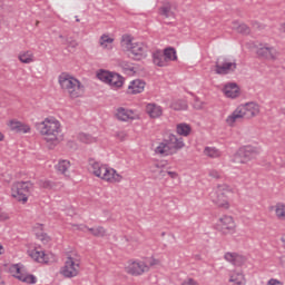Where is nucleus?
Returning <instances> with one entry per match:
<instances>
[{"mask_svg":"<svg viewBox=\"0 0 285 285\" xmlns=\"http://www.w3.org/2000/svg\"><path fill=\"white\" fill-rule=\"evenodd\" d=\"M36 129L49 144H57L61 135V122L55 117H47L43 121L36 122Z\"/></svg>","mask_w":285,"mask_h":285,"instance_id":"obj_1","label":"nucleus"},{"mask_svg":"<svg viewBox=\"0 0 285 285\" xmlns=\"http://www.w3.org/2000/svg\"><path fill=\"white\" fill-rule=\"evenodd\" d=\"M58 83L65 95H68L71 99H78V97L83 96V85L81 81H79V79L75 78L70 73H60L58 77Z\"/></svg>","mask_w":285,"mask_h":285,"instance_id":"obj_2","label":"nucleus"},{"mask_svg":"<svg viewBox=\"0 0 285 285\" xmlns=\"http://www.w3.org/2000/svg\"><path fill=\"white\" fill-rule=\"evenodd\" d=\"M120 46L126 52H129L136 61H141V59L148 57V46L144 42H132L130 35H124L121 37Z\"/></svg>","mask_w":285,"mask_h":285,"instance_id":"obj_3","label":"nucleus"},{"mask_svg":"<svg viewBox=\"0 0 285 285\" xmlns=\"http://www.w3.org/2000/svg\"><path fill=\"white\" fill-rule=\"evenodd\" d=\"M184 146H186L184 138L177 137L174 134H169L167 138L159 142L155 149V153L161 157H168L169 155L177 154V151L181 150Z\"/></svg>","mask_w":285,"mask_h":285,"instance_id":"obj_4","label":"nucleus"},{"mask_svg":"<svg viewBox=\"0 0 285 285\" xmlns=\"http://www.w3.org/2000/svg\"><path fill=\"white\" fill-rule=\"evenodd\" d=\"M81 271V258L79 256L68 255L63 266L60 268V275L67 279L77 277Z\"/></svg>","mask_w":285,"mask_h":285,"instance_id":"obj_5","label":"nucleus"},{"mask_svg":"<svg viewBox=\"0 0 285 285\" xmlns=\"http://www.w3.org/2000/svg\"><path fill=\"white\" fill-rule=\"evenodd\" d=\"M259 156V149L253 146L240 147L233 157L234 164H248L253 159H257Z\"/></svg>","mask_w":285,"mask_h":285,"instance_id":"obj_6","label":"nucleus"},{"mask_svg":"<svg viewBox=\"0 0 285 285\" xmlns=\"http://www.w3.org/2000/svg\"><path fill=\"white\" fill-rule=\"evenodd\" d=\"M30 190H32V183L18 181L14 183L11 187V196L17 199V202H22L26 204V202H28Z\"/></svg>","mask_w":285,"mask_h":285,"instance_id":"obj_7","label":"nucleus"},{"mask_svg":"<svg viewBox=\"0 0 285 285\" xmlns=\"http://www.w3.org/2000/svg\"><path fill=\"white\" fill-rule=\"evenodd\" d=\"M229 191L228 185H218L216 190L210 193L213 204L218 206V208H228V196L226 194Z\"/></svg>","mask_w":285,"mask_h":285,"instance_id":"obj_8","label":"nucleus"},{"mask_svg":"<svg viewBox=\"0 0 285 285\" xmlns=\"http://www.w3.org/2000/svg\"><path fill=\"white\" fill-rule=\"evenodd\" d=\"M148 271H150V265L139 259L130 261L126 266V273L134 277H139V275H144V273H148Z\"/></svg>","mask_w":285,"mask_h":285,"instance_id":"obj_9","label":"nucleus"},{"mask_svg":"<svg viewBox=\"0 0 285 285\" xmlns=\"http://www.w3.org/2000/svg\"><path fill=\"white\" fill-rule=\"evenodd\" d=\"M235 70H237V62H233L228 58H220L216 61V75H230V72H235Z\"/></svg>","mask_w":285,"mask_h":285,"instance_id":"obj_10","label":"nucleus"},{"mask_svg":"<svg viewBox=\"0 0 285 285\" xmlns=\"http://www.w3.org/2000/svg\"><path fill=\"white\" fill-rule=\"evenodd\" d=\"M99 179H102V181H107L108 184H121V181L124 180V176L117 173V169L105 165V168H102V174Z\"/></svg>","mask_w":285,"mask_h":285,"instance_id":"obj_11","label":"nucleus"},{"mask_svg":"<svg viewBox=\"0 0 285 285\" xmlns=\"http://www.w3.org/2000/svg\"><path fill=\"white\" fill-rule=\"evenodd\" d=\"M11 273H13V277L19 279V282H23L24 284H37V276L24 273L19 264L11 266Z\"/></svg>","mask_w":285,"mask_h":285,"instance_id":"obj_12","label":"nucleus"},{"mask_svg":"<svg viewBox=\"0 0 285 285\" xmlns=\"http://www.w3.org/2000/svg\"><path fill=\"white\" fill-rule=\"evenodd\" d=\"M218 230L223 233V235H230L235 233V220L232 216H223L219 218Z\"/></svg>","mask_w":285,"mask_h":285,"instance_id":"obj_13","label":"nucleus"},{"mask_svg":"<svg viewBox=\"0 0 285 285\" xmlns=\"http://www.w3.org/2000/svg\"><path fill=\"white\" fill-rule=\"evenodd\" d=\"M238 107L240 108L245 119H253V117H257L259 115V105L256 102H246Z\"/></svg>","mask_w":285,"mask_h":285,"instance_id":"obj_14","label":"nucleus"},{"mask_svg":"<svg viewBox=\"0 0 285 285\" xmlns=\"http://www.w3.org/2000/svg\"><path fill=\"white\" fill-rule=\"evenodd\" d=\"M8 126L11 132H17L19 135H28L31 130L28 124L21 122L17 119L9 120Z\"/></svg>","mask_w":285,"mask_h":285,"instance_id":"obj_15","label":"nucleus"},{"mask_svg":"<svg viewBox=\"0 0 285 285\" xmlns=\"http://www.w3.org/2000/svg\"><path fill=\"white\" fill-rule=\"evenodd\" d=\"M224 259L233 266H244L246 264V256L238 253L227 252L224 255Z\"/></svg>","mask_w":285,"mask_h":285,"instance_id":"obj_16","label":"nucleus"},{"mask_svg":"<svg viewBox=\"0 0 285 285\" xmlns=\"http://www.w3.org/2000/svg\"><path fill=\"white\" fill-rule=\"evenodd\" d=\"M258 57H263L264 59H277V49L275 47H271L268 45H261L257 49Z\"/></svg>","mask_w":285,"mask_h":285,"instance_id":"obj_17","label":"nucleus"},{"mask_svg":"<svg viewBox=\"0 0 285 285\" xmlns=\"http://www.w3.org/2000/svg\"><path fill=\"white\" fill-rule=\"evenodd\" d=\"M151 59L154 66H157L158 68H168V62L166 60V57L164 56V51L156 50L151 53Z\"/></svg>","mask_w":285,"mask_h":285,"instance_id":"obj_18","label":"nucleus"},{"mask_svg":"<svg viewBox=\"0 0 285 285\" xmlns=\"http://www.w3.org/2000/svg\"><path fill=\"white\" fill-rule=\"evenodd\" d=\"M242 119H245V117L240 107L238 106L229 116H227L225 121L227 126L234 128L235 124H237V121H242Z\"/></svg>","mask_w":285,"mask_h":285,"instance_id":"obj_19","label":"nucleus"},{"mask_svg":"<svg viewBox=\"0 0 285 285\" xmlns=\"http://www.w3.org/2000/svg\"><path fill=\"white\" fill-rule=\"evenodd\" d=\"M146 112L151 119H159L164 115V109L161 106L150 102L146 106Z\"/></svg>","mask_w":285,"mask_h":285,"instance_id":"obj_20","label":"nucleus"},{"mask_svg":"<svg viewBox=\"0 0 285 285\" xmlns=\"http://www.w3.org/2000/svg\"><path fill=\"white\" fill-rule=\"evenodd\" d=\"M223 92L225 97H228L229 99H237V97H239V87L235 82L227 83L223 88Z\"/></svg>","mask_w":285,"mask_h":285,"instance_id":"obj_21","label":"nucleus"},{"mask_svg":"<svg viewBox=\"0 0 285 285\" xmlns=\"http://www.w3.org/2000/svg\"><path fill=\"white\" fill-rule=\"evenodd\" d=\"M146 88V82L140 79H136L128 86L129 95H139Z\"/></svg>","mask_w":285,"mask_h":285,"instance_id":"obj_22","label":"nucleus"},{"mask_svg":"<svg viewBox=\"0 0 285 285\" xmlns=\"http://www.w3.org/2000/svg\"><path fill=\"white\" fill-rule=\"evenodd\" d=\"M116 117L119 119V121H130V119H135V112L130 109L119 107L117 109Z\"/></svg>","mask_w":285,"mask_h":285,"instance_id":"obj_23","label":"nucleus"},{"mask_svg":"<svg viewBox=\"0 0 285 285\" xmlns=\"http://www.w3.org/2000/svg\"><path fill=\"white\" fill-rule=\"evenodd\" d=\"M104 168H106V165L96 161L95 159L89 160V170L92 173V175H95V177L100 178L101 174L104 173Z\"/></svg>","mask_w":285,"mask_h":285,"instance_id":"obj_24","label":"nucleus"},{"mask_svg":"<svg viewBox=\"0 0 285 285\" xmlns=\"http://www.w3.org/2000/svg\"><path fill=\"white\" fill-rule=\"evenodd\" d=\"M229 282L233 285H246V276L243 272L234 271L229 274Z\"/></svg>","mask_w":285,"mask_h":285,"instance_id":"obj_25","label":"nucleus"},{"mask_svg":"<svg viewBox=\"0 0 285 285\" xmlns=\"http://www.w3.org/2000/svg\"><path fill=\"white\" fill-rule=\"evenodd\" d=\"M108 86H110V88H114L115 90H119V88L124 86V78L117 72H111Z\"/></svg>","mask_w":285,"mask_h":285,"instance_id":"obj_26","label":"nucleus"},{"mask_svg":"<svg viewBox=\"0 0 285 285\" xmlns=\"http://www.w3.org/2000/svg\"><path fill=\"white\" fill-rule=\"evenodd\" d=\"M158 13L160 17H165V19H170V17H175V12H173V4L169 1L163 2V6L159 8Z\"/></svg>","mask_w":285,"mask_h":285,"instance_id":"obj_27","label":"nucleus"},{"mask_svg":"<svg viewBox=\"0 0 285 285\" xmlns=\"http://www.w3.org/2000/svg\"><path fill=\"white\" fill-rule=\"evenodd\" d=\"M31 257L38 262L39 264H48L50 262V258L43 250L35 249L31 253Z\"/></svg>","mask_w":285,"mask_h":285,"instance_id":"obj_28","label":"nucleus"},{"mask_svg":"<svg viewBox=\"0 0 285 285\" xmlns=\"http://www.w3.org/2000/svg\"><path fill=\"white\" fill-rule=\"evenodd\" d=\"M167 65L170 66V61H177V50L173 47H167L163 50Z\"/></svg>","mask_w":285,"mask_h":285,"instance_id":"obj_29","label":"nucleus"},{"mask_svg":"<svg viewBox=\"0 0 285 285\" xmlns=\"http://www.w3.org/2000/svg\"><path fill=\"white\" fill-rule=\"evenodd\" d=\"M18 59L21 63H35V53L30 50L21 51L18 56Z\"/></svg>","mask_w":285,"mask_h":285,"instance_id":"obj_30","label":"nucleus"},{"mask_svg":"<svg viewBox=\"0 0 285 285\" xmlns=\"http://www.w3.org/2000/svg\"><path fill=\"white\" fill-rule=\"evenodd\" d=\"M191 131H193V128L190 127V125L186 122H180L176 126V132L180 137H188V135H190Z\"/></svg>","mask_w":285,"mask_h":285,"instance_id":"obj_31","label":"nucleus"},{"mask_svg":"<svg viewBox=\"0 0 285 285\" xmlns=\"http://www.w3.org/2000/svg\"><path fill=\"white\" fill-rule=\"evenodd\" d=\"M115 39L110 38L108 35H102L99 39V46L105 50H112V43Z\"/></svg>","mask_w":285,"mask_h":285,"instance_id":"obj_32","label":"nucleus"},{"mask_svg":"<svg viewBox=\"0 0 285 285\" xmlns=\"http://www.w3.org/2000/svg\"><path fill=\"white\" fill-rule=\"evenodd\" d=\"M56 169L61 175H65V177H68V170H70L69 160H59V163L56 165Z\"/></svg>","mask_w":285,"mask_h":285,"instance_id":"obj_33","label":"nucleus"},{"mask_svg":"<svg viewBox=\"0 0 285 285\" xmlns=\"http://www.w3.org/2000/svg\"><path fill=\"white\" fill-rule=\"evenodd\" d=\"M204 155L212 159H217V157H222V151L216 147H205Z\"/></svg>","mask_w":285,"mask_h":285,"instance_id":"obj_34","label":"nucleus"},{"mask_svg":"<svg viewBox=\"0 0 285 285\" xmlns=\"http://www.w3.org/2000/svg\"><path fill=\"white\" fill-rule=\"evenodd\" d=\"M274 210H275V215H276L277 219H282L283 222H285V204L277 203L274 206Z\"/></svg>","mask_w":285,"mask_h":285,"instance_id":"obj_35","label":"nucleus"},{"mask_svg":"<svg viewBox=\"0 0 285 285\" xmlns=\"http://www.w3.org/2000/svg\"><path fill=\"white\" fill-rule=\"evenodd\" d=\"M111 75V71L100 69L97 72V79H99V81H102L104 83H109Z\"/></svg>","mask_w":285,"mask_h":285,"instance_id":"obj_36","label":"nucleus"},{"mask_svg":"<svg viewBox=\"0 0 285 285\" xmlns=\"http://www.w3.org/2000/svg\"><path fill=\"white\" fill-rule=\"evenodd\" d=\"M88 230L94 237H106V228L104 226L89 227Z\"/></svg>","mask_w":285,"mask_h":285,"instance_id":"obj_37","label":"nucleus"},{"mask_svg":"<svg viewBox=\"0 0 285 285\" xmlns=\"http://www.w3.org/2000/svg\"><path fill=\"white\" fill-rule=\"evenodd\" d=\"M78 139L82 144H95V141H97V139L92 137L90 134H85V132H80L78 135Z\"/></svg>","mask_w":285,"mask_h":285,"instance_id":"obj_38","label":"nucleus"},{"mask_svg":"<svg viewBox=\"0 0 285 285\" xmlns=\"http://www.w3.org/2000/svg\"><path fill=\"white\" fill-rule=\"evenodd\" d=\"M233 28L236 29L240 35H250V28L246 23H240L237 26V22H234Z\"/></svg>","mask_w":285,"mask_h":285,"instance_id":"obj_39","label":"nucleus"},{"mask_svg":"<svg viewBox=\"0 0 285 285\" xmlns=\"http://www.w3.org/2000/svg\"><path fill=\"white\" fill-rule=\"evenodd\" d=\"M173 110H188L186 100H176L171 104Z\"/></svg>","mask_w":285,"mask_h":285,"instance_id":"obj_40","label":"nucleus"},{"mask_svg":"<svg viewBox=\"0 0 285 285\" xmlns=\"http://www.w3.org/2000/svg\"><path fill=\"white\" fill-rule=\"evenodd\" d=\"M120 67L122 68L125 75H134L135 72V66H132L130 62L124 61L121 62Z\"/></svg>","mask_w":285,"mask_h":285,"instance_id":"obj_41","label":"nucleus"},{"mask_svg":"<svg viewBox=\"0 0 285 285\" xmlns=\"http://www.w3.org/2000/svg\"><path fill=\"white\" fill-rule=\"evenodd\" d=\"M41 188H46L47 190H50L55 184L50 180H42L40 181Z\"/></svg>","mask_w":285,"mask_h":285,"instance_id":"obj_42","label":"nucleus"},{"mask_svg":"<svg viewBox=\"0 0 285 285\" xmlns=\"http://www.w3.org/2000/svg\"><path fill=\"white\" fill-rule=\"evenodd\" d=\"M66 43L69 48H77V46H79V42L72 38H67Z\"/></svg>","mask_w":285,"mask_h":285,"instance_id":"obj_43","label":"nucleus"},{"mask_svg":"<svg viewBox=\"0 0 285 285\" xmlns=\"http://www.w3.org/2000/svg\"><path fill=\"white\" fill-rule=\"evenodd\" d=\"M8 219H10V216L8 215V213L2 212L0 209V222H8Z\"/></svg>","mask_w":285,"mask_h":285,"instance_id":"obj_44","label":"nucleus"},{"mask_svg":"<svg viewBox=\"0 0 285 285\" xmlns=\"http://www.w3.org/2000/svg\"><path fill=\"white\" fill-rule=\"evenodd\" d=\"M209 177H213L214 179H219V177H222V174H219V171L213 169L209 171Z\"/></svg>","mask_w":285,"mask_h":285,"instance_id":"obj_45","label":"nucleus"},{"mask_svg":"<svg viewBox=\"0 0 285 285\" xmlns=\"http://www.w3.org/2000/svg\"><path fill=\"white\" fill-rule=\"evenodd\" d=\"M267 285H284V283H282V281H278L276 278H272L267 282Z\"/></svg>","mask_w":285,"mask_h":285,"instance_id":"obj_46","label":"nucleus"},{"mask_svg":"<svg viewBox=\"0 0 285 285\" xmlns=\"http://www.w3.org/2000/svg\"><path fill=\"white\" fill-rule=\"evenodd\" d=\"M76 228H77V230H82V233H83L85 230H88V228H90V227L81 224V225H76Z\"/></svg>","mask_w":285,"mask_h":285,"instance_id":"obj_47","label":"nucleus"},{"mask_svg":"<svg viewBox=\"0 0 285 285\" xmlns=\"http://www.w3.org/2000/svg\"><path fill=\"white\" fill-rule=\"evenodd\" d=\"M167 175L171 177V179H177V173L176 171H167Z\"/></svg>","mask_w":285,"mask_h":285,"instance_id":"obj_48","label":"nucleus"},{"mask_svg":"<svg viewBox=\"0 0 285 285\" xmlns=\"http://www.w3.org/2000/svg\"><path fill=\"white\" fill-rule=\"evenodd\" d=\"M282 266L285 268V255L279 258Z\"/></svg>","mask_w":285,"mask_h":285,"instance_id":"obj_49","label":"nucleus"},{"mask_svg":"<svg viewBox=\"0 0 285 285\" xmlns=\"http://www.w3.org/2000/svg\"><path fill=\"white\" fill-rule=\"evenodd\" d=\"M3 139H6V136L0 131V141H3Z\"/></svg>","mask_w":285,"mask_h":285,"instance_id":"obj_50","label":"nucleus"},{"mask_svg":"<svg viewBox=\"0 0 285 285\" xmlns=\"http://www.w3.org/2000/svg\"><path fill=\"white\" fill-rule=\"evenodd\" d=\"M157 264V261L154 259L151 263H149V266H155Z\"/></svg>","mask_w":285,"mask_h":285,"instance_id":"obj_51","label":"nucleus"},{"mask_svg":"<svg viewBox=\"0 0 285 285\" xmlns=\"http://www.w3.org/2000/svg\"><path fill=\"white\" fill-rule=\"evenodd\" d=\"M155 167L156 168H161V166L159 164H156Z\"/></svg>","mask_w":285,"mask_h":285,"instance_id":"obj_52","label":"nucleus"},{"mask_svg":"<svg viewBox=\"0 0 285 285\" xmlns=\"http://www.w3.org/2000/svg\"><path fill=\"white\" fill-rule=\"evenodd\" d=\"M1 250H3V246L0 245V255H1V253H2Z\"/></svg>","mask_w":285,"mask_h":285,"instance_id":"obj_53","label":"nucleus"},{"mask_svg":"<svg viewBox=\"0 0 285 285\" xmlns=\"http://www.w3.org/2000/svg\"><path fill=\"white\" fill-rule=\"evenodd\" d=\"M255 26H257V28H259V23L256 22Z\"/></svg>","mask_w":285,"mask_h":285,"instance_id":"obj_54","label":"nucleus"}]
</instances>
